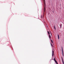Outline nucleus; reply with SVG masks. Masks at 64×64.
<instances>
[{
  "mask_svg": "<svg viewBox=\"0 0 64 64\" xmlns=\"http://www.w3.org/2000/svg\"><path fill=\"white\" fill-rule=\"evenodd\" d=\"M48 34H50L49 33V32H48Z\"/></svg>",
  "mask_w": 64,
  "mask_h": 64,
  "instance_id": "obj_10",
  "label": "nucleus"
},
{
  "mask_svg": "<svg viewBox=\"0 0 64 64\" xmlns=\"http://www.w3.org/2000/svg\"><path fill=\"white\" fill-rule=\"evenodd\" d=\"M58 39L59 40V35H58Z\"/></svg>",
  "mask_w": 64,
  "mask_h": 64,
  "instance_id": "obj_6",
  "label": "nucleus"
},
{
  "mask_svg": "<svg viewBox=\"0 0 64 64\" xmlns=\"http://www.w3.org/2000/svg\"><path fill=\"white\" fill-rule=\"evenodd\" d=\"M62 55L63 56H64V54L63 53V47H62Z\"/></svg>",
  "mask_w": 64,
  "mask_h": 64,
  "instance_id": "obj_3",
  "label": "nucleus"
},
{
  "mask_svg": "<svg viewBox=\"0 0 64 64\" xmlns=\"http://www.w3.org/2000/svg\"><path fill=\"white\" fill-rule=\"evenodd\" d=\"M51 45L52 47H53V46L52 45V44H51Z\"/></svg>",
  "mask_w": 64,
  "mask_h": 64,
  "instance_id": "obj_13",
  "label": "nucleus"
},
{
  "mask_svg": "<svg viewBox=\"0 0 64 64\" xmlns=\"http://www.w3.org/2000/svg\"><path fill=\"white\" fill-rule=\"evenodd\" d=\"M49 38H50H50H51V37H50V35H49Z\"/></svg>",
  "mask_w": 64,
  "mask_h": 64,
  "instance_id": "obj_7",
  "label": "nucleus"
},
{
  "mask_svg": "<svg viewBox=\"0 0 64 64\" xmlns=\"http://www.w3.org/2000/svg\"><path fill=\"white\" fill-rule=\"evenodd\" d=\"M44 2V14L45 13V11L46 8L45 7H46V4L45 3V0H43Z\"/></svg>",
  "mask_w": 64,
  "mask_h": 64,
  "instance_id": "obj_1",
  "label": "nucleus"
},
{
  "mask_svg": "<svg viewBox=\"0 0 64 64\" xmlns=\"http://www.w3.org/2000/svg\"><path fill=\"white\" fill-rule=\"evenodd\" d=\"M62 63H63V64H64V61H63V60H62Z\"/></svg>",
  "mask_w": 64,
  "mask_h": 64,
  "instance_id": "obj_8",
  "label": "nucleus"
},
{
  "mask_svg": "<svg viewBox=\"0 0 64 64\" xmlns=\"http://www.w3.org/2000/svg\"><path fill=\"white\" fill-rule=\"evenodd\" d=\"M62 24H60V28H62Z\"/></svg>",
  "mask_w": 64,
  "mask_h": 64,
  "instance_id": "obj_5",
  "label": "nucleus"
},
{
  "mask_svg": "<svg viewBox=\"0 0 64 64\" xmlns=\"http://www.w3.org/2000/svg\"><path fill=\"white\" fill-rule=\"evenodd\" d=\"M51 41L53 43V41H52V40H51Z\"/></svg>",
  "mask_w": 64,
  "mask_h": 64,
  "instance_id": "obj_11",
  "label": "nucleus"
},
{
  "mask_svg": "<svg viewBox=\"0 0 64 64\" xmlns=\"http://www.w3.org/2000/svg\"><path fill=\"white\" fill-rule=\"evenodd\" d=\"M54 28L55 30H56V28H55V26H54Z\"/></svg>",
  "mask_w": 64,
  "mask_h": 64,
  "instance_id": "obj_9",
  "label": "nucleus"
},
{
  "mask_svg": "<svg viewBox=\"0 0 64 64\" xmlns=\"http://www.w3.org/2000/svg\"><path fill=\"white\" fill-rule=\"evenodd\" d=\"M54 61L56 63V64H58V63L57 62V60H55V58H54Z\"/></svg>",
  "mask_w": 64,
  "mask_h": 64,
  "instance_id": "obj_2",
  "label": "nucleus"
},
{
  "mask_svg": "<svg viewBox=\"0 0 64 64\" xmlns=\"http://www.w3.org/2000/svg\"><path fill=\"white\" fill-rule=\"evenodd\" d=\"M52 56H54V51H53V50H52Z\"/></svg>",
  "mask_w": 64,
  "mask_h": 64,
  "instance_id": "obj_4",
  "label": "nucleus"
},
{
  "mask_svg": "<svg viewBox=\"0 0 64 64\" xmlns=\"http://www.w3.org/2000/svg\"><path fill=\"white\" fill-rule=\"evenodd\" d=\"M62 60H63V58H62Z\"/></svg>",
  "mask_w": 64,
  "mask_h": 64,
  "instance_id": "obj_12",
  "label": "nucleus"
}]
</instances>
